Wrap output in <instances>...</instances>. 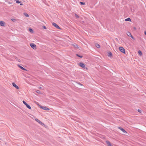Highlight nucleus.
<instances>
[{"instance_id": "c756f323", "label": "nucleus", "mask_w": 146, "mask_h": 146, "mask_svg": "<svg viewBox=\"0 0 146 146\" xmlns=\"http://www.w3.org/2000/svg\"><path fill=\"white\" fill-rule=\"evenodd\" d=\"M145 34L146 35V31L145 32Z\"/></svg>"}, {"instance_id": "2f4dec72", "label": "nucleus", "mask_w": 146, "mask_h": 146, "mask_svg": "<svg viewBox=\"0 0 146 146\" xmlns=\"http://www.w3.org/2000/svg\"><path fill=\"white\" fill-rule=\"evenodd\" d=\"M39 89H41V87H40L39 88Z\"/></svg>"}, {"instance_id": "7ed1b4c3", "label": "nucleus", "mask_w": 146, "mask_h": 146, "mask_svg": "<svg viewBox=\"0 0 146 146\" xmlns=\"http://www.w3.org/2000/svg\"><path fill=\"white\" fill-rule=\"evenodd\" d=\"M79 65L81 67L83 68H86L84 64L82 62H80L79 63ZM86 69H87V68H86Z\"/></svg>"}, {"instance_id": "a211bd4d", "label": "nucleus", "mask_w": 146, "mask_h": 146, "mask_svg": "<svg viewBox=\"0 0 146 146\" xmlns=\"http://www.w3.org/2000/svg\"><path fill=\"white\" fill-rule=\"evenodd\" d=\"M138 54L139 55L141 56L142 54V52L140 50L138 51Z\"/></svg>"}, {"instance_id": "a878e982", "label": "nucleus", "mask_w": 146, "mask_h": 146, "mask_svg": "<svg viewBox=\"0 0 146 146\" xmlns=\"http://www.w3.org/2000/svg\"><path fill=\"white\" fill-rule=\"evenodd\" d=\"M138 111L140 113L141 112V110H140L138 109Z\"/></svg>"}, {"instance_id": "f8f14e48", "label": "nucleus", "mask_w": 146, "mask_h": 146, "mask_svg": "<svg viewBox=\"0 0 146 146\" xmlns=\"http://www.w3.org/2000/svg\"><path fill=\"white\" fill-rule=\"evenodd\" d=\"M106 143L109 146H111V143L108 141H106Z\"/></svg>"}, {"instance_id": "6ab92c4d", "label": "nucleus", "mask_w": 146, "mask_h": 146, "mask_svg": "<svg viewBox=\"0 0 146 146\" xmlns=\"http://www.w3.org/2000/svg\"><path fill=\"white\" fill-rule=\"evenodd\" d=\"M29 31L31 33H33V31L31 29H29Z\"/></svg>"}, {"instance_id": "f03ea898", "label": "nucleus", "mask_w": 146, "mask_h": 146, "mask_svg": "<svg viewBox=\"0 0 146 146\" xmlns=\"http://www.w3.org/2000/svg\"><path fill=\"white\" fill-rule=\"evenodd\" d=\"M52 25L53 26H54V27H55L57 29H61L60 28L58 25H57L56 23H52Z\"/></svg>"}, {"instance_id": "f257e3e1", "label": "nucleus", "mask_w": 146, "mask_h": 146, "mask_svg": "<svg viewBox=\"0 0 146 146\" xmlns=\"http://www.w3.org/2000/svg\"><path fill=\"white\" fill-rule=\"evenodd\" d=\"M119 49L123 53H125V50L122 47L119 46Z\"/></svg>"}, {"instance_id": "9b49d317", "label": "nucleus", "mask_w": 146, "mask_h": 146, "mask_svg": "<svg viewBox=\"0 0 146 146\" xmlns=\"http://www.w3.org/2000/svg\"><path fill=\"white\" fill-rule=\"evenodd\" d=\"M112 54L110 52H109L108 53V56L109 57H111L112 56Z\"/></svg>"}, {"instance_id": "cd10ccee", "label": "nucleus", "mask_w": 146, "mask_h": 146, "mask_svg": "<svg viewBox=\"0 0 146 146\" xmlns=\"http://www.w3.org/2000/svg\"><path fill=\"white\" fill-rule=\"evenodd\" d=\"M131 36L132 38L134 39V37L132 35H131V36Z\"/></svg>"}, {"instance_id": "bb28decb", "label": "nucleus", "mask_w": 146, "mask_h": 146, "mask_svg": "<svg viewBox=\"0 0 146 146\" xmlns=\"http://www.w3.org/2000/svg\"><path fill=\"white\" fill-rule=\"evenodd\" d=\"M11 20L13 21H14L15 20V19H11Z\"/></svg>"}, {"instance_id": "ddd939ff", "label": "nucleus", "mask_w": 146, "mask_h": 146, "mask_svg": "<svg viewBox=\"0 0 146 146\" xmlns=\"http://www.w3.org/2000/svg\"><path fill=\"white\" fill-rule=\"evenodd\" d=\"M125 21H131V19L129 17L126 19H125Z\"/></svg>"}, {"instance_id": "aec40b11", "label": "nucleus", "mask_w": 146, "mask_h": 146, "mask_svg": "<svg viewBox=\"0 0 146 146\" xmlns=\"http://www.w3.org/2000/svg\"><path fill=\"white\" fill-rule=\"evenodd\" d=\"M76 55L78 56V57H80V58H82L83 57V56H80L79 55V54H77Z\"/></svg>"}, {"instance_id": "20e7f679", "label": "nucleus", "mask_w": 146, "mask_h": 146, "mask_svg": "<svg viewBox=\"0 0 146 146\" xmlns=\"http://www.w3.org/2000/svg\"><path fill=\"white\" fill-rule=\"evenodd\" d=\"M40 107L43 110H49V109L48 108L46 107V106H40Z\"/></svg>"}, {"instance_id": "4468645a", "label": "nucleus", "mask_w": 146, "mask_h": 146, "mask_svg": "<svg viewBox=\"0 0 146 146\" xmlns=\"http://www.w3.org/2000/svg\"><path fill=\"white\" fill-rule=\"evenodd\" d=\"M19 67L20 68H21V69H22L23 70H26L25 68H24L23 67H22V66H19Z\"/></svg>"}, {"instance_id": "2eb2a0df", "label": "nucleus", "mask_w": 146, "mask_h": 146, "mask_svg": "<svg viewBox=\"0 0 146 146\" xmlns=\"http://www.w3.org/2000/svg\"><path fill=\"white\" fill-rule=\"evenodd\" d=\"M127 35L129 36H131V34L129 32H128L127 33Z\"/></svg>"}, {"instance_id": "c85d7f7f", "label": "nucleus", "mask_w": 146, "mask_h": 146, "mask_svg": "<svg viewBox=\"0 0 146 146\" xmlns=\"http://www.w3.org/2000/svg\"><path fill=\"white\" fill-rule=\"evenodd\" d=\"M20 5H23V4L22 3H20Z\"/></svg>"}, {"instance_id": "1a4fd4ad", "label": "nucleus", "mask_w": 146, "mask_h": 146, "mask_svg": "<svg viewBox=\"0 0 146 146\" xmlns=\"http://www.w3.org/2000/svg\"><path fill=\"white\" fill-rule=\"evenodd\" d=\"M12 85L14 87H15V88L17 89H19V87H18V86L15 84V83H14V82H13L12 83Z\"/></svg>"}, {"instance_id": "9d476101", "label": "nucleus", "mask_w": 146, "mask_h": 146, "mask_svg": "<svg viewBox=\"0 0 146 146\" xmlns=\"http://www.w3.org/2000/svg\"><path fill=\"white\" fill-rule=\"evenodd\" d=\"M5 22L3 21H0V25L2 26H4L5 25Z\"/></svg>"}, {"instance_id": "0eeeda50", "label": "nucleus", "mask_w": 146, "mask_h": 146, "mask_svg": "<svg viewBox=\"0 0 146 146\" xmlns=\"http://www.w3.org/2000/svg\"><path fill=\"white\" fill-rule=\"evenodd\" d=\"M35 120L38 122L40 124H41L42 125H44V124L42 122H41L40 121L39 119H37L36 118L35 119Z\"/></svg>"}, {"instance_id": "7c9ffc66", "label": "nucleus", "mask_w": 146, "mask_h": 146, "mask_svg": "<svg viewBox=\"0 0 146 146\" xmlns=\"http://www.w3.org/2000/svg\"><path fill=\"white\" fill-rule=\"evenodd\" d=\"M134 29H136V28L135 27H134Z\"/></svg>"}, {"instance_id": "39448f33", "label": "nucleus", "mask_w": 146, "mask_h": 146, "mask_svg": "<svg viewBox=\"0 0 146 146\" xmlns=\"http://www.w3.org/2000/svg\"><path fill=\"white\" fill-rule=\"evenodd\" d=\"M30 46L33 48L34 49H35L36 48V46L34 43H31L30 44Z\"/></svg>"}, {"instance_id": "412c9836", "label": "nucleus", "mask_w": 146, "mask_h": 146, "mask_svg": "<svg viewBox=\"0 0 146 146\" xmlns=\"http://www.w3.org/2000/svg\"><path fill=\"white\" fill-rule=\"evenodd\" d=\"M36 93L38 94H40V90H37L36 91Z\"/></svg>"}, {"instance_id": "5701e85b", "label": "nucleus", "mask_w": 146, "mask_h": 146, "mask_svg": "<svg viewBox=\"0 0 146 146\" xmlns=\"http://www.w3.org/2000/svg\"><path fill=\"white\" fill-rule=\"evenodd\" d=\"M75 16L77 18H79V17L76 14H75Z\"/></svg>"}, {"instance_id": "393cba45", "label": "nucleus", "mask_w": 146, "mask_h": 146, "mask_svg": "<svg viewBox=\"0 0 146 146\" xmlns=\"http://www.w3.org/2000/svg\"><path fill=\"white\" fill-rule=\"evenodd\" d=\"M43 28H44V29H46V26H44L43 27Z\"/></svg>"}, {"instance_id": "423d86ee", "label": "nucleus", "mask_w": 146, "mask_h": 146, "mask_svg": "<svg viewBox=\"0 0 146 146\" xmlns=\"http://www.w3.org/2000/svg\"><path fill=\"white\" fill-rule=\"evenodd\" d=\"M23 104L26 106L27 108L29 109H31V106L28 104H27L23 100Z\"/></svg>"}, {"instance_id": "b1692460", "label": "nucleus", "mask_w": 146, "mask_h": 146, "mask_svg": "<svg viewBox=\"0 0 146 146\" xmlns=\"http://www.w3.org/2000/svg\"><path fill=\"white\" fill-rule=\"evenodd\" d=\"M16 3H20V1L19 0H17L16 1Z\"/></svg>"}, {"instance_id": "6e6552de", "label": "nucleus", "mask_w": 146, "mask_h": 146, "mask_svg": "<svg viewBox=\"0 0 146 146\" xmlns=\"http://www.w3.org/2000/svg\"><path fill=\"white\" fill-rule=\"evenodd\" d=\"M119 129H120L122 131H123V132L124 133H127V132L125 131V130L123 128L121 127H119Z\"/></svg>"}, {"instance_id": "dca6fc26", "label": "nucleus", "mask_w": 146, "mask_h": 146, "mask_svg": "<svg viewBox=\"0 0 146 146\" xmlns=\"http://www.w3.org/2000/svg\"><path fill=\"white\" fill-rule=\"evenodd\" d=\"M95 46L97 48H99L100 47V45L98 44H96Z\"/></svg>"}, {"instance_id": "f3484780", "label": "nucleus", "mask_w": 146, "mask_h": 146, "mask_svg": "<svg viewBox=\"0 0 146 146\" xmlns=\"http://www.w3.org/2000/svg\"><path fill=\"white\" fill-rule=\"evenodd\" d=\"M24 15L27 17H29V15L26 13H24Z\"/></svg>"}, {"instance_id": "4be33fe9", "label": "nucleus", "mask_w": 146, "mask_h": 146, "mask_svg": "<svg viewBox=\"0 0 146 146\" xmlns=\"http://www.w3.org/2000/svg\"><path fill=\"white\" fill-rule=\"evenodd\" d=\"M80 3L81 5H84L85 4V3L83 2H80Z\"/></svg>"}]
</instances>
